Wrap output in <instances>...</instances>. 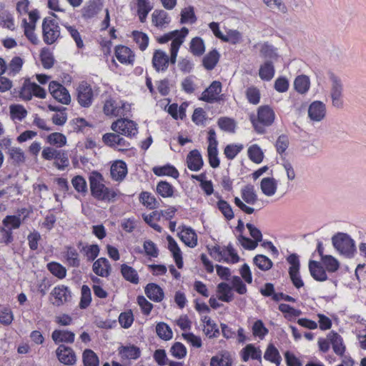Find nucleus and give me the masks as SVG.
Instances as JSON below:
<instances>
[{"label":"nucleus","instance_id":"1","mask_svg":"<svg viewBox=\"0 0 366 366\" xmlns=\"http://www.w3.org/2000/svg\"><path fill=\"white\" fill-rule=\"evenodd\" d=\"M91 195L98 201L114 202L120 194L117 189L107 187L104 184V178L98 171H92L89 176Z\"/></svg>","mask_w":366,"mask_h":366},{"label":"nucleus","instance_id":"2","mask_svg":"<svg viewBox=\"0 0 366 366\" xmlns=\"http://www.w3.org/2000/svg\"><path fill=\"white\" fill-rule=\"evenodd\" d=\"M275 114L268 105L261 106L257 109V118L254 115L250 116V121L257 133H265V127L271 126L274 121Z\"/></svg>","mask_w":366,"mask_h":366},{"label":"nucleus","instance_id":"3","mask_svg":"<svg viewBox=\"0 0 366 366\" xmlns=\"http://www.w3.org/2000/svg\"><path fill=\"white\" fill-rule=\"evenodd\" d=\"M42 36L45 44L51 45L61 38L60 27L54 19L46 17L42 21Z\"/></svg>","mask_w":366,"mask_h":366},{"label":"nucleus","instance_id":"4","mask_svg":"<svg viewBox=\"0 0 366 366\" xmlns=\"http://www.w3.org/2000/svg\"><path fill=\"white\" fill-rule=\"evenodd\" d=\"M33 96L44 99L46 96V92L40 85L31 81L29 78H26L19 92V97L25 101H29L32 99Z\"/></svg>","mask_w":366,"mask_h":366},{"label":"nucleus","instance_id":"5","mask_svg":"<svg viewBox=\"0 0 366 366\" xmlns=\"http://www.w3.org/2000/svg\"><path fill=\"white\" fill-rule=\"evenodd\" d=\"M111 129L118 134L132 137L137 133V124L128 119H119L112 124Z\"/></svg>","mask_w":366,"mask_h":366},{"label":"nucleus","instance_id":"6","mask_svg":"<svg viewBox=\"0 0 366 366\" xmlns=\"http://www.w3.org/2000/svg\"><path fill=\"white\" fill-rule=\"evenodd\" d=\"M207 156L209 163L211 167L215 169L219 167L220 160L218 157L217 144L216 132L214 129H210L208 132Z\"/></svg>","mask_w":366,"mask_h":366},{"label":"nucleus","instance_id":"7","mask_svg":"<svg viewBox=\"0 0 366 366\" xmlns=\"http://www.w3.org/2000/svg\"><path fill=\"white\" fill-rule=\"evenodd\" d=\"M49 91L58 102L69 105L71 103V96L69 91L56 81H51L49 85Z\"/></svg>","mask_w":366,"mask_h":366},{"label":"nucleus","instance_id":"8","mask_svg":"<svg viewBox=\"0 0 366 366\" xmlns=\"http://www.w3.org/2000/svg\"><path fill=\"white\" fill-rule=\"evenodd\" d=\"M77 100L82 107H89L93 101V91L89 84L82 81L78 86Z\"/></svg>","mask_w":366,"mask_h":366},{"label":"nucleus","instance_id":"9","mask_svg":"<svg viewBox=\"0 0 366 366\" xmlns=\"http://www.w3.org/2000/svg\"><path fill=\"white\" fill-rule=\"evenodd\" d=\"M102 141L107 146L112 148H116L117 146L122 147V148L118 149L122 152L127 151L130 147V143L116 133L104 134L102 137Z\"/></svg>","mask_w":366,"mask_h":366},{"label":"nucleus","instance_id":"10","mask_svg":"<svg viewBox=\"0 0 366 366\" xmlns=\"http://www.w3.org/2000/svg\"><path fill=\"white\" fill-rule=\"evenodd\" d=\"M59 361L65 365H74L76 362V356L74 350L65 345H60L56 350Z\"/></svg>","mask_w":366,"mask_h":366},{"label":"nucleus","instance_id":"11","mask_svg":"<svg viewBox=\"0 0 366 366\" xmlns=\"http://www.w3.org/2000/svg\"><path fill=\"white\" fill-rule=\"evenodd\" d=\"M51 295L54 297L55 301L53 305L60 307L64 304L69 302L71 300V292L67 286L64 285L56 286Z\"/></svg>","mask_w":366,"mask_h":366},{"label":"nucleus","instance_id":"12","mask_svg":"<svg viewBox=\"0 0 366 366\" xmlns=\"http://www.w3.org/2000/svg\"><path fill=\"white\" fill-rule=\"evenodd\" d=\"M103 7V0H89L81 9V16L84 19L94 17Z\"/></svg>","mask_w":366,"mask_h":366},{"label":"nucleus","instance_id":"13","mask_svg":"<svg viewBox=\"0 0 366 366\" xmlns=\"http://www.w3.org/2000/svg\"><path fill=\"white\" fill-rule=\"evenodd\" d=\"M180 232L177 234L179 239L189 247L194 248L197 244V234L190 227L182 225Z\"/></svg>","mask_w":366,"mask_h":366},{"label":"nucleus","instance_id":"14","mask_svg":"<svg viewBox=\"0 0 366 366\" xmlns=\"http://www.w3.org/2000/svg\"><path fill=\"white\" fill-rule=\"evenodd\" d=\"M328 75L332 83L331 91L332 104L335 107H340L342 105V102L340 99L342 96L341 80L331 71L328 73Z\"/></svg>","mask_w":366,"mask_h":366},{"label":"nucleus","instance_id":"15","mask_svg":"<svg viewBox=\"0 0 366 366\" xmlns=\"http://www.w3.org/2000/svg\"><path fill=\"white\" fill-rule=\"evenodd\" d=\"M222 92V83L219 81H214L211 84L202 92L199 99L207 103H214L217 100L215 97L219 95Z\"/></svg>","mask_w":366,"mask_h":366},{"label":"nucleus","instance_id":"16","mask_svg":"<svg viewBox=\"0 0 366 366\" xmlns=\"http://www.w3.org/2000/svg\"><path fill=\"white\" fill-rule=\"evenodd\" d=\"M308 266L310 273L314 280L318 282H324L327 280L326 269L321 262L310 259Z\"/></svg>","mask_w":366,"mask_h":366},{"label":"nucleus","instance_id":"17","mask_svg":"<svg viewBox=\"0 0 366 366\" xmlns=\"http://www.w3.org/2000/svg\"><path fill=\"white\" fill-rule=\"evenodd\" d=\"M115 56L119 61L124 64H133L135 55L128 46L118 45L115 47Z\"/></svg>","mask_w":366,"mask_h":366},{"label":"nucleus","instance_id":"18","mask_svg":"<svg viewBox=\"0 0 366 366\" xmlns=\"http://www.w3.org/2000/svg\"><path fill=\"white\" fill-rule=\"evenodd\" d=\"M187 165L189 169L194 172H197L202 168L204 161L198 149H193L188 153L187 156Z\"/></svg>","mask_w":366,"mask_h":366},{"label":"nucleus","instance_id":"19","mask_svg":"<svg viewBox=\"0 0 366 366\" xmlns=\"http://www.w3.org/2000/svg\"><path fill=\"white\" fill-rule=\"evenodd\" d=\"M152 66L156 71H165L167 70V54L161 49H156L153 53Z\"/></svg>","mask_w":366,"mask_h":366},{"label":"nucleus","instance_id":"20","mask_svg":"<svg viewBox=\"0 0 366 366\" xmlns=\"http://www.w3.org/2000/svg\"><path fill=\"white\" fill-rule=\"evenodd\" d=\"M112 179L122 182L127 174V166L123 160H117L113 163L110 169Z\"/></svg>","mask_w":366,"mask_h":366},{"label":"nucleus","instance_id":"21","mask_svg":"<svg viewBox=\"0 0 366 366\" xmlns=\"http://www.w3.org/2000/svg\"><path fill=\"white\" fill-rule=\"evenodd\" d=\"M325 105L320 101L313 102L308 109V116L313 121H321L325 117Z\"/></svg>","mask_w":366,"mask_h":366},{"label":"nucleus","instance_id":"22","mask_svg":"<svg viewBox=\"0 0 366 366\" xmlns=\"http://www.w3.org/2000/svg\"><path fill=\"white\" fill-rule=\"evenodd\" d=\"M147 297L154 302H160L164 297L162 288L156 283H149L144 287Z\"/></svg>","mask_w":366,"mask_h":366},{"label":"nucleus","instance_id":"23","mask_svg":"<svg viewBox=\"0 0 366 366\" xmlns=\"http://www.w3.org/2000/svg\"><path fill=\"white\" fill-rule=\"evenodd\" d=\"M241 357L244 362L248 361L250 357L261 361L262 352L254 345L248 344L241 350Z\"/></svg>","mask_w":366,"mask_h":366},{"label":"nucleus","instance_id":"24","mask_svg":"<svg viewBox=\"0 0 366 366\" xmlns=\"http://www.w3.org/2000/svg\"><path fill=\"white\" fill-rule=\"evenodd\" d=\"M51 338L56 344L59 342L73 343L75 334L69 330H55L51 334Z\"/></svg>","mask_w":366,"mask_h":366},{"label":"nucleus","instance_id":"25","mask_svg":"<svg viewBox=\"0 0 366 366\" xmlns=\"http://www.w3.org/2000/svg\"><path fill=\"white\" fill-rule=\"evenodd\" d=\"M189 33L187 27H182L181 29L174 30L169 32L171 37V46L179 49L181 45L184 43V39Z\"/></svg>","mask_w":366,"mask_h":366},{"label":"nucleus","instance_id":"26","mask_svg":"<svg viewBox=\"0 0 366 366\" xmlns=\"http://www.w3.org/2000/svg\"><path fill=\"white\" fill-rule=\"evenodd\" d=\"M260 188L264 194L271 197L277 191V182L273 177H264L261 180Z\"/></svg>","mask_w":366,"mask_h":366},{"label":"nucleus","instance_id":"27","mask_svg":"<svg viewBox=\"0 0 366 366\" xmlns=\"http://www.w3.org/2000/svg\"><path fill=\"white\" fill-rule=\"evenodd\" d=\"M217 292L219 294L218 299L224 302H230L234 299L232 287L227 282H220L218 284Z\"/></svg>","mask_w":366,"mask_h":366},{"label":"nucleus","instance_id":"28","mask_svg":"<svg viewBox=\"0 0 366 366\" xmlns=\"http://www.w3.org/2000/svg\"><path fill=\"white\" fill-rule=\"evenodd\" d=\"M154 174L158 177L169 176L174 179L179 177L178 170L172 164H167L164 166L154 167L152 169Z\"/></svg>","mask_w":366,"mask_h":366},{"label":"nucleus","instance_id":"29","mask_svg":"<svg viewBox=\"0 0 366 366\" xmlns=\"http://www.w3.org/2000/svg\"><path fill=\"white\" fill-rule=\"evenodd\" d=\"M119 352L122 358L127 360H137L141 355V350L139 347L134 345L122 346L119 348Z\"/></svg>","mask_w":366,"mask_h":366},{"label":"nucleus","instance_id":"30","mask_svg":"<svg viewBox=\"0 0 366 366\" xmlns=\"http://www.w3.org/2000/svg\"><path fill=\"white\" fill-rule=\"evenodd\" d=\"M220 54L216 49H212L202 59V65L207 70H212L219 60Z\"/></svg>","mask_w":366,"mask_h":366},{"label":"nucleus","instance_id":"31","mask_svg":"<svg viewBox=\"0 0 366 366\" xmlns=\"http://www.w3.org/2000/svg\"><path fill=\"white\" fill-rule=\"evenodd\" d=\"M274 66L270 60L266 61L259 69V76L263 81H270L274 77Z\"/></svg>","mask_w":366,"mask_h":366},{"label":"nucleus","instance_id":"32","mask_svg":"<svg viewBox=\"0 0 366 366\" xmlns=\"http://www.w3.org/2000/svg\"><path fill=\"white\" fill-rule=\"evenodd\" d=\"M232 360L229 352L224 351L212 357L210 366H232Z\"/></svg>","mask_w":366,"mask_h":366},{"label":"nucleus","instance_id":"33","mask_svg":"<svg viewBox=\"0 0 366 366\" xmlns=\"http://www.w3.org/2000/svg\"><path fill=\"white\" fill-rule=\"evenodd\" d=\"M327 338L332 345L334 352L340 357H343V344L341 336L337 332L331 331L327 335Z\"/></svg>","mask_w":366,"mask_h":366},{"label":"nucleus","instance_id":"34","mask_svg":"<svg viewBox=\"0 0 366 366\" xmlns=\"http://www.w3.org/2000/svg\"><path fill=\"white\" fill-rule=\"evenodd\" d=\"M137 6V15L142 23L145 22L148 14L152 11L153 6L150 4L149 0H136Z\"/></svg>","mask_w":366,"mask_h":366},{"label":"nucleus","instance_id":"35","mask_svg":"<svg viewBox=\"0 0 366 366\" xmlns=\"http://www.w3.org/2000/svg\"><path fill=\"white\" fill-rule=\"evenodd\" d=\"M121 274L127 281L135 285L139 283L138 273L132 267L122 264L121 265Z\"/></svg>","mask_w":366,"mask_h":366},{"label":"nucleus","instance_id":"36","mask_svg":"<svg viewBox=\"0 0 366 366\" xmlns=\"http://www.w3.org/2000/svg\"><path fill=\"white\" fill-rule=\"evenodd\" d=\"M264 358L266 360L275 363L277 366L280 365L282 360V357L278 350L272 343L269 344L267 346V348L264 355Z\"/></svg>","mask_w":366,"mask_h":366},{"label":"nucleus","instance_id":"37","mask_svg":"<svg viewBox=\"0 0 366 366\" xmlns=\"http://www.w3.org/2000/svg\"><path fill=\"white\" fill-rule=\"evenodd\" d=\"M310 81L307 76L300 75L294 81L295 89L300 94H305L310 89Z\"/></svg>","mask_w":366,"mask_h":366},{"label":"nucleus","instance_id":"38","mask_svg":"<svg viewBox=\"0 0 366 366\" xmlns=\"http://www.w3.org/2000/svg\"><path fill=\"white\" fill-rule=\"evenodd\" d=\"M242 198L249 204H254L257 201V195L254 191V187L252 184H247L241 189Z\"/></svg>","mask_w":366,"mask_h":366},{"label":"nucleus","instance_id":"39","mask_svg":"<svg viewBox=\"0 0 366 366\" xmlns=\"http://www.w3.org/2000/svg\"><path fill=\"white\" fill-rule=\"evenodd\" d=\"M253 263L260 270L266 272L273 267L272 261L266 255L257 254L253 257Z\"/></svg>","mask_w":366,"mask_h":366},{"label":"nucleus","instance_id":"40","mask_svg":"<svg viewBox=\"0 0 366 366\" xmlns=\"http://www.w3.org/2000/svg\"><path fill=\"white\" fill-rule=\"evenodd\" d=\"M152 21L156 26H162L170 22V18L165 11L156 9L152 15Z\"/></svg>","mask_w":366,"mask_h":366},{"label":"nucleus","instance_id":"41","mask_svg":"<svg viewBox=\"0 0 366 366\" xmlns=\"http://www.w3.org/2000/svg\"><path fill=\"white\" fill-rule=\"evenodd\" d=\"M80 252L86 257L88 262H93L99 256L100 248L98 244H93L82 246Z\"/></svg>","mask_w":366,"mask_h":366},{"label":"nucleus","instance_id":"42","mask_svg":"<svg viewBox=\"0 0 366 366\" xmlns=\"http://www.w3.org/2000/svg\"><path fill=\"white\" fill-rule=\"evenodd\" d=\"M157 193L164 198L172 197L174 195V187L167 181L158 182L156 189Z\"/></svg>","mask_w":366,"mask_h":366},{"label":"nucleus","instance_id":"43","mask_svg":"<svg viewBox=\"0 0 366 366\" xmlns=\"http://www.w3.org/2000/svg\"><path fill=\"white\" fill-rule=\"evenodd\" d=\"M190 51L194 56H200L205 51L204 40L199 36L194 37L190 41Z\"/></svg>","mask_w":366,"mask_h":366},{"label":"nucleus","instance_id":"44","mask_svg":"<svg viewBox=\"0 0 366 366\" xmlns=\"http://www.w3.org/2000/svg\"><path fill=\"white\" fill-rule=\"evenodd\" d=\"M156 332L157 336L165 341L172 338L173 332L171 327L165 322H160L156 326Z\"/></svg>","mask_w":366,"mask_h":366},{"label":"nucleus","instance_id":"45","mask_svg":"<svg viewBox=\"0 0 366 366\" xmlns=\"http://www.w3.org/2000/svg\"><path fill=\"white\" fill-rule=\"evenodd\" d=\"M84 366H99V359L91 349H85L82 353Z\"/></svg>","mask_w":366,"mask_h":366},{"label":"nucleus","instance_id":"46","mask_svg":"<svg viewBox=\"0 0 366 366\" xmlns=\"http://www.w3.org/2000/svg\"><path fill=\"white\" fill-rule=\"evenodd\" d=\"M22 26L24 29V35L28 39V40L34 45L38 44L39 40L34 33L36 26L31 24H29L26 19L22 20Z\"/></svg>","mask_w":366,"mask_h":366},{"label":"nucleus","instance_id":"47","mask_svg":"<svg viewBox=\"0 0 366 366\" xmlns=\"http://www.w3.org/2000/svg\"><path fill=\"white\" fill-rule=\"evenodd\" d=\"M39 56L44 69H49L54 66L55 59L49 48H42Z\"/></svg>","mask_w":366,"mask_h":366},{"label":"nucleus","instance_id":"48","mask_svg":"<svg viewBox=\"0 0 366 366\" xmlns=\"http://www.w3.org/2000/svg\"><path fill=\"white\" fill-rule=\"evenodd\" d=\"M321 263L329 272H335L340 267L339 261L330 254L322 257V259H321Z\"/></svg>","mask_w":366,"mask_h":366},{"label":"nucleus","instance_id":"49","mask_svg":"<svg viewBox=\"0 0 366 366\" xmlns=\"http://www.w3.org/2000/svg\"><path fill=\"white\" fill-rule=\"evenodd\" d=\"M8 153L10 159L13 160L14 165H18L25 162L26 157L23 150L19 147H11L9 149Z\"/></svg>","mask_w":366,"mask_h":366},{"label":"nucleus","instance_id":"50","mask_svg":"<svg viewBox=\"0 0 366 366\" xmlns=\"http://www.w3.org/2000/svg\"><path fill=\"white\" fill-rule=\"evenodd\" d=\"M247 154L249 159L256 164L262 162L264 154L261 148L257 144H253L248 148Z\"/></svg>","mask_w":366,"mask_h":366},{"label":"nucleus","instance_id":"51","mask_svg":"<svg viewBox=\"0 0 366 366\" xmlns=\"http://www.w3.org/2000/svg\"><path fill=\"white\" fill-rule=\"evenodd\" d=\"M139 200L149 209H155L159 207V201L148 192H142L139 195Z\"/></svg>","mask_w":366,"mask_h":366},{"label":"nucleus","instance_id":"52","mask_svg":"<svg viewBox=\"0 0 366 366\" xmlns=\"http://www.w3.org/2000/svg\"><path fill=\"white\" fill-rule=\"evenodd\" d=\"M92 302L91 290L88 285H84L81 289V298L79 307L80 309L87 308Z\"/></svg>","mask_w":366,"mask_h":366},{"label":"nucleus","instance_id":"53","mask_svg":"<svg viewBox=\"0 0 366 366\" xmlns=\"http://www.w3.org/2000/svg\"><path fill=\"white\" fill-rule=\"evenodd\" d=\"M48 270L55 277L63 279L66 275V269L60 263L51 262L47 264Z\"/></svg>","mask_w":366,"mask_h":366},{"label":"nucleus","instance_id":"54","mask_svg":"<svg viewBox=\"0 0 366 366\" xmlns=\"http://www.w3.org/2000/svg\"><path fill=\"white\" fill-rule=\"evenodd\" d=\"M217 197L219 198L217 202V208L227 220H231L234 217L232 207L227 201L221 199V197L217 196Z\"/></svg>","mask_w":366,"mask_h":366},{"label":"nucleus","instance_id":"55","mask_svg":"<svg viewBox=\"0 0 366 366\" xmlns=\"http://www.w3.org/2000/svg\"><path fill=\"white\" fill-rule=\"evenodd\" d=\"M260 54L264 59H269L270 61L276 60L278 58V54L277 53V49L265 42L260 49Z\"/></svg>","mask_w":366,"mask_h":366},{"label":"nucleus","instance_id":"56","mask_svg":"<svg viewBox=\"0 0 366 366\" xmlns=\"http://www.w3.org/2000/svg\"><path fill=\"white\" fill-rule=\"evenodd\" d=\"M217 124L224 132L231 133L235 132L236 122L233 119L227 117H220L217 121Z\"/></svg>","mask_w":366,"mask_h":366},{"label":"nucleus","instance_id":"57","mask_svg":"<svg viewBox=\"0 0 366 366\" xmlns=\"http://www.w3.org/2000/svg\"><path fill=\"white\" fill-rule=\"evenodd\" d=\"M197 21V17L194 14V7L192 6H189L187 8H184L181 11V19H180V23L181 24H194Z\"/></svg>","mask_w":366,"mask_h":366},{"label":"nucleus","instance_id":"58","mask_svg":"<svg viewBox=\"0 0 366 366\" xmlns=\"http://www.w3.org/2000/svg\"><path fill=\"white\" fill-rule=\"evenodd\" d=\"M10 115L12 119L21 121L27 115V111L21 104H12L10 106Z\"/></svg>","mask_w":366,"mask_h":366},{"label":"nucleus","instance_id":"59","mask_svg":"<svg viewBox=\"0 0 366 366\" xmlns=\"http://www.w3.org/2000/svg\"><path fill=\"white\" fill-rule=\"evenodd\" d=\"M47 142L51 145H56L61 147L66 144V137L64 134L59 132H54L48 135Z\"/></svg>","mask_w":366,"mask_h":366},{"label":"nucleus","instance_id":"60","mask_svg":"<svg viewBox=\"0 0 366 366\" xmlns=\"http://www.w3.org/2000/svg\"><path fill=\"white\" fill-rule=\"evenodd\" d=\"M356 252L357 248L354 239L345 233V257L352 258Z\"/></svg>","mask_w":366,"mask_h":366},{"label":"nucleus","instance_id":"61","mask_svg":"<svg viewBox=\"0 0 366 366\" xmlns=\"http://www.w3.org/2000/svg\"><path fill=\"white\" fill-rule=\"evenodd\" d=\"M132 36L134 37V40L139 45L140 50L144 51L149 44V36L147 34L142 31H134L132 32Z\"/></svg>","mask_w":366,"mask_h":366},{"label":"nucleus","instance_id":"62","mask_svg":"<svg viewBox=\"0 0 366 366\" xmlns=\"http://www.w3.org/2000/svg\"><path fill=\"white\" fill-rule=\"evenodd\" d=\"M242 39V34L237 30L229 29L227 34L222 38V41L235 45L239 44Z\"/></svg>","mask_w":366,"mask_h":366},{"label":"nucleus","instance_id":"63","mask_svg":"<svg viewBox=\"0 0 366 366\" xmlns=\"http://www.w3.org/2000/svg\"><path fill=\"white\" fill-rule=\"evenodd\" d=\"M269 332L268 329L264 326L261 320L255 321L252 325V333L254 337H258L262 340Z\"/></svg>","mask_w":366,"mask_h":366},{"label":"nucleus","instance_id":"64","mask_svg":"<svg viewBox=\"0 0 366 366\" xmlns=\"http://www.w3.org/2000/svg\"><path fill=\"white\" fill-rule=\"evenodd\" d=\"M279 310L285 314V318H290L291 317H299L301 315L302 312L300 310L295 309L288 304L281 303L278 307Z\"/></svg>","mask_w":366,"mask_h":366}]
</instances>
